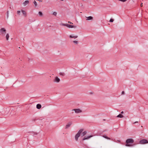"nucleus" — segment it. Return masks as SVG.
I'll use <instances>...</instances> for the list:
<instances>
[{
	"mask_svg": "<svg viewBox=\"0 0 148 148\" xmlns=\"http://www.w3.org/2000/svg\"><path fill=\"white\" fill-rule=\"evenodd\" d=\"M103 137L107 139H109V140H111L110 138L108 137V136H106V135H103Z\"/></svg>",
	"mask_w": 148,
	"mask_h": 148,
	"instance_id": "17",
	"label": "nucleus"
},
{
	"mask_svg": "<svg viewBox=\"0 0 148 148\" xmlns=\"http://www.w3.org/2000/svg\"><path fill=\"white\" fill-rule=\"evenodd\" d=\"M93 136L92 135H90L89 136H88L86 137V136H84V138L82 139V140H85L88 139L89 138L92 137Z\"/></svg>",
	"mask_w": 148,
	"mask_h": 148,
	"instance_id": "7",
	"label": "nucleus"
},
{
	"mask_svg": "<svg viewBox=\"0 0 148 148\" xmlns=\"http://www.w3.org/2000/svg\"><path fill=\"white\" fill-rule=\"evenodd\" d=\"M21 11L22 12V13H23V15L25 17L26 16V12L25 11H24V10H21Z\"/></svg>",
	"mask_w": 148,
	"mask_h": 148,
	"instance_id": "13",
	"label": "nucleus"
},
{
	"mask_svg": "<svg viewBox=\"0 0 148 148\" xmlns=\"http://www.w3.org/2000/svg\"><path fill=\"white\" fill-rule=\"evenodd\" d=\"M143 6V3H142L140 4V6L141 7H142Z\"/></svg>",
	"mask_w": 148,
	"mask_h": 148,
	"instance_id": "29",
	"label": "nucleus"
},
{
	"mask_svg": "<svg viewBox=\"0 0 148 148\" xmlns=\"http://www.w3.org/2000/svg\"><path fill=\"white\" fill-rule=\"evenodd\" d=\"M61 25H62L64 26H66L67 27L69 28H75L77 27L76 26H74L72 25H69V24H64V23H61L60 24Z\"/></svg>",
	"mask_w": 148,
	"mask_h": 148,
	"instance_id": "3",
	"label": "nucleus"
},
{
	"mask_svg": "<svg viewBox=\"0 0 148 148\" xmlns=\"http://www.w3.org/2000/svg\"><path fill=\"white\" fill-rule=\"evenodd\" d=\"M72 123L71 122H69L66 125L65 129H67L72 124Z\"/></svg>",
	"mask_w": 148,
	"mask_h": 148,
	"instance_id": "9",
	"label": "nucleus"
},
{
	"mask_svg": "<svg viewBox=\"0 0 148 148\" xmlns=\"http://www.w3.org/2000/svg\"><path fill=\"white\" fill-rule=\"evenodd\" d=\"M29 2V1L28 0H26L23 3V5H26Z\"/></svg>",
	"mask_w": 148,
	"mask_h": 148,
	"instance_id": "15",
	"label": "nucleus"
},
{
	"mask_svg": "<svg viewBox=\"0 0 148 148\" xmlns=\"http://www.w3.org/2000/svg\"><path fill=\"white\" fill-rule=\"evenodd\" d=\"M68 23L70 24H73V23H72V22H71V21H68Z\"/></svg>",
	"mask_w": 148,
	"mask_h": 148,
	"instance_id": "27",
	"label": "nucleus"
},
{
	"mask_svg": "<svg viewBox=\"0 0 148 148\" xmlns=\"http://www.w3.org/2000/svg\"><path fill=\"white\" fill-rule=\"evenodd\" d=\"M59 74H60V75H62V76H64L65 75L64 73H60Z\"/></svg>",
	"mask_w": 148,
	"mask_h": 148,
	"instance_id": "21",
	"label": "nucleus"
},
{
	"mask_svg": "<svg viewBox=\"0 0 148 148\" xmlns=\"http://www.w3.org/2000/svg\"><path fill=\"white\" fill-rule=\"evenodd\" d=\"M33 3L34 5V6L35 7H36L37 6V4L36 2V1H34L33 2Z\"/></svg>",
	"mask_w": 148,
	"mask_h": 148,
	"instance_id": "18",
	"label": "nucleus"
},
{
	"mask_svg": "<svg viewBox=\"0 0 148 148\" xmlns=\"http://www.w3.org/2000/svg\"><path fill=\"white\" fill-rule=\"evenodd\" d=\"M141 127H143V126H141Z\"/></svg>",
	"mask_w": 148,
	"mask_h": 148,
	"instance_id": "34",
	"label": "nucleus"
},
{
	"mask_svg": "<svg viewBox=\"0 0 148 148\" xmlns=\"http://www.w3.org/2000/svg\"><path fill=\"white\" fill-rule=\"evenodd\" d=\"M90 94H93V92H90Z\"/></svg>",
	"mask_w": 148,
	"mask_h": 148,
	"instance_id": "30",
	"label": "nucleus"
},
{
	"mask_svg": "<svg viewBox=\"0 0 148 148\" xmlns=\"http://www.w3.org/2000/svg\"><path fill=\"white\" fill-rule=\"evenodd\" d=\"M9 37V35L8 34H7L6 35V38L7 40H8Z\"/></svg>",
	"mask_w": 148,
	"mask_h": 148,
	"instance_id": "19",
	"label": "nucleus"
},
{
	"mask_svg": "<svg viewBox=\"0 0 148 148\" xmlns=\"http://www.w3.org/2000/svg\"><path fill=\"white\" fill-rule=\"evenodd\" d=\"M61 1H63L64 0H60Z\"/></svg>",
	"mask_w": 148,
	"mask_h": 148,
	"instance_id": "35",
	"label": "nucleus"
},
{
	"mask_svg": "<svg viewBox=\"0 0 148 148\" xmlns=\"http://www.w3.org/2000/svg\"><path fill=\"white\" fill-rule=\"evenodd\" d=\"M114 20L113 19H112V18H111L110 19V20L109 21L110 22H113Z\"/></svg>",
	"mask_w": 148,
	"mask_h": 148,
	"instance_id": "25",
	"label": "nucleus"
},
{
	"mask_svg": "<svg viewBox=\"0 0 148 148\" xmlns=\"http://www.w3.org/2000/svg\"><path fill=\"white\" fill-rule=\"evenodd\" d=\"M124 113V112L123 111H122L121 112V113L122 114H123Z\"/></svg>",
	"mask_w": 148,
	"mask_h": 148,
	"instance_id": "33",
	"label": "nucleus"
},
{
	"mask_svg": "<svg viewBox=\"0 0 148 148\" xmlns=\"http://www.w3.org/2000/svg\"><path fill=\"white\" fill-rule=\"evenodd\" d=\"M36 107L37 109H39L41 108V105L40 104H37Z\"/></svg>",
	"mask_w": 148,
	"mask_h": 148,
	"instance_id": "11",
	"label": "nucleus"
},
{
	"mask_svg": "<svg viewBox=\"0 0 148 148\" xmlns=\"http://www.w3.org/2000/svg\"><path fill=\"white\" fill-rule=\"evenodd\" d=\"M148 143V141L146 139H142L140 140L139 143L140 144H145Z\"/></svg>",
	"mask_w": 148,
	"mask_h": 148,
	"instance_id": "4",
	"label": "nucleus"
},
{
	"mask_svg": "<svg viewBox=\"0 0 148 148\" xmlns=\"http://www.w3.org/2000/svg\"><path fill=\"white\" fill-rule=\"evenodd\" d=\"M38 14H39V15L40 16H42L43 15L42 12L40 11L39 12Z\"/></svg>",
	"mask_w": 148,
	"mask_h": 148,
	"instance_id": "20",
	"label": "nucleus"
},
{
	"mask_svg": "<svg viewBox=\"0 0 148 148\" xmlns=\"http://www.w3.org/2000/svg\"><path fill=\"white\" fill-rule=\"evenodd\" d=\"M117 117L122 118L123 117V116L121 114H119L117 116Z\"/></svg>",
	"mask_w": 148,
	"mask_h": 148,
	"instance_id": "16",
	"label": "nucleus"
},
{
	"mask_svg": "<svg viewBox=\"0 0 148 148\" xmlns=\"http://www.w3.org/2000/svg\"><path fill=\"white\" fill-rule=\"evenodd\" d=\"M20 11H17V13L19 15H20Z\"/></svg>",
	"mask_w": 148,
	"mask_h": 148,
	"instance_id": "26",
	"label": "nucleus"
},
{
	"mask_svg": "<svg viewBox=\"0 0 148 148\" xmlns=\"http://www.w3.org/2000/svg\"><path fill=\"white\" fill-rule=\"evenodd\" d=\"M34 134H36L37 135V133H34Z\"/></svg>",
	"mask_w": 148,
	"mask_h": 148,
	"instance_id": "31",
	"label": "nucleus"
},
{
	"mask_svg": "<svg viewBox=\"0 0 148 148\" xmlns=\"http://www.w3.org/2000/svg\"><path fill=\"white\" fill-rule=\"evenodd\" d=\"M84 131V129H81L79 130L77 133L75 135V139L76 141H77L78 138L80 136L81 133Z\"/></svg>",
	"mask_w": 148,
	"mask_h": 148,
	"instance_id": "1",
	"label": "nucleus"
},
{
	"mask_svg": "<svg viewBox=\"0 0 148 148\" xmlns=\"http://www.w3.org/2000/svg\"><path fill=\"white\" fill-rule=\"evenodd\" d=\"M19 48H20V47H19Z\"/></svg>",
	"mask_w": 148,
	"mask_h": 148,
	"instance_id": "36",
	"label": "nucleus"
},
{
	"mask_svg": "<svg viewBox=\"0 0 148 148\" xmlns=\"http://www.w3.org/2000/svg\"><path fill=\"white\" fill-rule=\"evenodd\" d=\"M86 17L87 18L86 19L87 20H92L93 19V17L91 16H89Z\"/></svg>",
	"mask_w": 148,
	"mask_h": 148,
	"instance_id": "12",
	"label": "nucleus"
},
{
	"mask_svg": "<svg viewBox=\"0 0 148 148\" xmlns=\"http://www.w3.org/2000/svg\"><path fill=\"white\" fill-rule=\"evenodd\" d=\"M87 133V132L86 131H84L83 132H82L81 133V136L82 137H83L85 135H86Z\"/></svg>",
	"mask_w": 148,
	"mask_h": 148,
	"instance_id": "10",
	"label": "nucleus"
},
{
	"mask_svg": "<svg viewBox=\"0 0 148 148\" xmlns=\"http://www.w3.org/2000/svg\"><path fill=\"white\" fill-rule=\"evenodd\" d=\"M72 110L74 111L76 113H81L82 112V110L79 109H73Z\"/></svg>",
	"mask_w": 148,
	"mask_h": 148,
	"instance_id": "5",
	"label": "nucleus"
},
{
	"mask_svg": "<svg viewBox=\"0 0 148 148\" xmlns=\"http://www.w3.org/2000/svg\"><path fill=\"white\" fill-rule=\"evenodd\" d=\"M60 81V79L57 77H56L55 79L54 80V81L57 83L59 82Z\"/></svg>",
	"mask_w": 148,
	"mask_h": 148,
	"instance_id": "8",
	"label": "nucleus"
},
{
	"mask_svg": "<svg viewBox=\"0 0 148 148\" xmlns=\"http://www.w3.org/2000/svg\"><path fill=\"white\" fill-rule=\"evenodd\" d=\"M134 142V140L132 138L128 139L126 141V144L125 145L127 146H130L131 145L129 143H133Z\"/></svg>",
	"mask_w": 148,
	"mask_h": 148,
	"instance_id": "2",
	"label": "nucleus"
},
{
	"mask_svg": "<svg viewBox=\"0 0 148 148\" xmlns=\"http://www.w3.org/2000/svg\"><path fill=\"white\" fill-rule=\"evenodd\" d=\"M6 31V29L4 28H1L0 30V32L2 34H5Z\"/></svg>",
	"mask_w": 148,
	"mask_h": 148,
	"instance_id": "6",
	"label": "nucleus"
},
{
	"mask_svg": "<svg viewBox=\"0 0 148 148\" xmlns=\"http://www.w3.org/2000/svg\"><path fill=\"white\" fill-rule=\"evenodd\" d=\"M53 14L55 16H56L57 15V13L55 12H53Z\"/></svg>",
	"mask_w": 148,
	"mask_h": 148,
	"instance_id": "23",
	"label": "nucleus"
},
{
	"mask_svg": "<svg viewBox=\"0 0 148 148\" xmlns=\"http://www.w3.org/2000/svg\"><path fill=\"white\" fill-rule=\"evenodd\" d=\"M73 42L74 43H75L76 45L78 43V42L77 41H76V40H74V41H73Z\"/></svg>",
	"mask_w": 148,
	"mask_h": 148,
	"instance_id": "22",
	"label": "nucleus"
},
{
	"mask_svg": "<svg viewBox=\"0 0 148 148\" xmlns=\"http://www.w3.org/2000/svg\"><path fill=\"white\" fill-rule=\"evenodd\" d=\"M121 94H122V95L124 94H125L124 92V91H122Z\"/></svg>",
	"mask_w": 148,
	"mask_h": 148,
	"instance_id": "28",
	"label": "nucleus"
},
{
	"mask_svg": "<svg viewBox=\"0 0 148 148\" xmlns=\"http://www.w3.org/2000/svg\"><path fill=\"white\" fill-rule=\"evenodd\" d=\"M7 18H8V17L9 16V11H8L7 12Z\"/></svg>",
	"mask_w": 148,
	"mask_h": 148,
	"instance_id": "24",
	"label": "nucleus"
},
{
	"mask_svg": "<svg viewBox=\"0 0 148 148\" xmlns=\"http://www.w3.org/2000/svg\"><path fill=\"white\" fill-rule=\"evenodd\" d=\"M138 121H136L135 122H134V123H138Z\"/></svg>",
	"mask_w": 148,
	"mask_h": 148,
	"instance_id": "32",
	"label": "nucleus"
},
{
	"mask_svg": "<svg viewBox=\"0 0 148 148\" xmlns=\"http://www.w3.org/2000/svg\"><path fill=\"white\" fill-rule=\"evenodd\" d=\"M77 37H78V36H74V35H70L69 36V37L70 38H77Z\"/></svg>",
	"mask_w": 148,
	"mask_h": 148,
	"instance_id": "14",
	"label": "nucleus"
}]
</instances>
